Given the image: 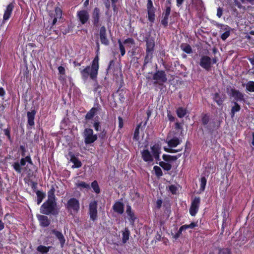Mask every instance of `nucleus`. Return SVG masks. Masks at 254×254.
<instances>
[{"mask_svg": "<svg viewBox=\"0 0 254 254\" xmlns=\"http://www.w3.org/2000/svg\"><path fill=\"white\" fill-rule=\"evenodd\" d=\"M99 60L98 56H96L92 62L91 66H87L83 69L79 68L82 78L84 81L87 80L89 76L93 80L96 78L99 69Z\"/></svg>", "mask_w": 254, "mask_h": 254, "instance_id": "f257e3e1", "label": "nucleus"}, {"mask_svg": "<svg viewBox=\"0 0 254 254\" xmlns=\"http://www.w3.org/2000/svg\"><path fill=\"white\" fill-rule=\"evenodd\" d=\"M40 212L44 215L57 216L59 212L56 201L47 200L41 206Z\"/></svg>", "mask_w": 254, "mask_h": 254, "instance_id": "f03ea898", "label": "nucleus"}, {"mask_svg": "<svg viewBox=\"0 0 254 254\" xmlns=\"http://www.w3.org/2000/svg\"><path fill=\"white\" fill-rule=\"evenodd\" d=\"M65 207L70 215H74L77 213L79 210V201L75 198H70L65 204Z\"/></svg>", "mask_w": 254, "mask_h": 254, "instance_id": "7ed1b4c3", "label": "nucleus"}, {"mask_svg": "<svg viewBox=\"0 0 254 254\" xmlns=\"http://www.w3.org/2000/svg\"><path fill=\"white\" fill-rule=\"evenodd\" d=\"M152 79L154 80L153 84L163 85L167 81V75L164 70H156L153 74Z\"/></svg>", "mask_w": 254, "mask_h": 254, "instance_id": "20e7f679", "label": "nucleus"}, {"mask_svg": "<svg viewBox=\"0 0 254 254\" xmlns=\"http://www.w3.org/2000/svg\"><path fill=\"white\" fill-rule=\"evenodd\" d=\"M85 144H90L94 142L98 138L97 134H93V130L90 128H86L83 132Z\"/></svg>", "mask_w": 254, "mask_h": 254, "instance_id": "39448f33", "label": "nucleus"}, {"mask_svg": "<svg viewBox=\"0 0 254 254\" xmlns=\"http://www.w3.org/2000/svg\"><path fill=\"white\" fill-rule=\"evenodd\" d=\"M202 124L203 126H206V128L210 132H212L216 127V123L212 121L207 125L209 122V116L207 114H202L201 118Z\"/></svg>", "mask_w": 254, "mask_h": 254, "instance_id": "423d86ee", "label": "nucleus"}, {"mask_svg": "<svg viewBox=\"0 0 254 254\" xmlns=\"http://www.w3.org/2000/svg\"><path fill=\"white\" fill-rule=\"evenodd\" d=\"M97 201H91L89 205V215L90 218L93 221H95L97 219Z\"/></svg>", "mask_w": 254, "mask_h": 254, "instance_id": "0eeeda50", "label": "nucleus"}, {"mask_svg": "<svg viewBox=\"0 0 254 254\" xmlns=\"http://www.w3.org/2000/svg\"><path fill=\"white\" fill-rule=\"evenodd\" d=\"M200 66L206 71H210L212 66L211 59L207 56H202L199 61Z\"/></svg>", "mask_w": 254, "mask_h": 254, "instance_id": "6e6552de", "label": "nucleus"}, {"mask_svg": "<svg viewBox=\"0 0 254 254\" xmlns=\"http://www.w3.org/2000/svg\"><path fill=\"white\" fill-rule=\"evenodd\" d=\"M147 10L148 14V19L151 23H153L155 21V12L156 8L153 5L151 0H148L147 3Z\"/></svg>", "mask_w": 254, "mask_h": 254, "instance_id": "1a4fd4ad", "label": "nucleus"}, {"mask_svg": "<svg viewBox=\"0 0 254 254\" xmlns=\"http://www.w3.org/2000/svg\"><path fill=\"white\" fill-rule=\"evenodd\" d=\"M102 110L101 106L98 104L96 103L94 106L86 114L85 120L89 121L92 120L93 117L100 112Z\"/></svg>", "mask_w": 254, "mask_h": 254, "instance_id": "9d476101", "label": "nucleus"}, {"mask_svg": "<svg viewBox=\"0 0 254 254\" xmlns=\"http://www.w3.org/2000/svg\"><path fill=\"white\" fill-rule=\"evenodd\" d=\"M100 10L98 7H95L92 11V22L95 27H97L100 25Z\"/></svg>", "mask_w": 254, "mask_h": 254, "instance_id": "9b49d317", "label": "nucleus"}, {"mask_svg": "<svg viewBox=\"0 0 254 254\" xmlns=\"http://www.w3.org/2000/svg\"><path fill=\"white\" fill-rule=\"evenodd\" d=\"M99 37L102 44L108 46L110 44L109 40L107 38L106 28L105 26L100 27L99 30Z\"/></svg>", "mask_w": 254, "mask_h": 254, "instance_id": "f8f14e48", "label": "nucleus"}, {"mask_svg": "<svg viewBox=\"0 0 254 254\" xmlns=\"http://www.w3.org/2000/svg\"><path fill=\"white\" fill-rule=\"evenodd\" d=\"M227 93L230 94V96L234 97V100L236 101H243L245 102L244 95L241 93L239 90H236L235 88H231L230 92Z\"/></svg>", "mask_w": 254, "mask_h": 254, "instance_id": "ddd939ff", "label": "nucleus"}, {"mask_svg": "<svg viewBox=\"0 0 254 254\" xmlns=\"http://www.w3.org/2000/svg\"><path fill=\"white\" fill-rule=\"evenodd\" d=\"M77 16L82 24H85L89 19V14L86 10L78 11Z\"/></svg>", "mask_w": 254, "mask_h": 254, "instance_id": "4468645a", "label": "nucleus"}, {"mask_svg": "<svg viewBox=\"0 0 254 254\" xmlns=\"http://www.w3.org/2000/svg\"><path fill=\"white\" fill-rule=\"evenodd\" d=\"M200 203V198L195 197L191 203L190 212L191 216H194L197 213Z\"/></svg>", "mask_w": 254, "mask_h": 254, "instance_id": "2eb2a0df", "label": "nucleus"}, {"mask_svg": "<svg viewBox=\"0 0 254 254\" xmlns=\"http://www.w3.org/2000/svg\"><path fill=\"white\" fill-rule=\"evenodd\" d=\"M215 25L217 27L220 28L221 30L225 31L221 36V38L225 41L230 36L231 28L228 25H225L218 23H216Z\"/></svg>", "mask_w": 254, "mask_h": 254, "instance_id": "dca6fc26", "label": "nucleus"}, {"mask_svg": "<svg viewBox=\"0 0 254 254\" xmlns=\"http://www.w3.org/2000/svg\"><path fill=\"white\" fill-rule=\"evenodd\" d=\"M37 217L40 222L41 226L43 227H46L49 226L51 223L50 220L46 215L38 214Z\"/></svg>", "mask_w": 254, "mask_h": 254, "instance_id": "f3484780", "label": "nucleus"}, {"mask_svg": "<svg viewBox=\"0 0 254 254\" xmlns=\"http://www.w3.org/2000/svg\"><path fill=\"white\" fill-rule=\"evenodd\" d=\"M145 41L146 42V46L147 51L154 52L155 47V41L153 37H146Z\"/></svg>", "mask_w": 254, "mask_h": 254, "instance_id": "a211bd4d", "label": "nucleus"}, {"mask_svg": "<svg viewBox=\"0 0 254 254\" xmlns=\"http://www.w3.org/2000/svg\"><path fill=\"white\" fill-rule=\"evenodd\" d=\"M26 162L25 160V158H22V159H21L20 162L16 161V162H14L12 164V166L16 172H17L18 173H21L22 172L21 166H25L26 164Z\"/></svg>", "mask_w": 254, "mask_h": 254, "instance_id": "6ab92c4d", "label": "nucleus"}, {"mask_svg": "<svg viewBox=\"0 0 254 254\" xmlns=\"http://www.w3.org/2000/svg\"><path fill=\"white\" fill-rule=\"evenodd\" d=\"M225 99V95L224 94H220V93L216 92L213 94V99L219 106L222 105Z\"/></svg>", "mask_w": 254, "mask_h": 254, "instance_id": "aec40b11", "label": "nucleus"}, {"mask_svg": "<svg viewBox=\"0 0 254 254\" xmlns=\"http://www.w3.org/2000/svg\"><path fill=\"white\" fill-rule=\"evenodd\" d=\"M141 153L142 158L145 162H151L153 161L152 155L148 149L143 150Z\"/></svg>", "mask_w": 254, "mask_h": 254, "instance_id": "412c9836", "label": "nucleus"}, {"mask_svg": "<svg viewBox=\"0 0 254 254\" xmlns=\"http://www.w3.org/2000/svg\"><path fill=\"white\" fill-rule=\"evenodd\" d=\"M113 209L115 212L122 214L124 212V205L120 201H117L113 205Z\"/></svg>", "mask_w": 254, "mask_h": 254, "instance_id": "4be33fe9", "label": "nucleus"}, {"mask_svg": "<svg viewBox=\"0 0 254 254\" xmlns=\"http://www.w3.org/2000/svg\"><path fill=\"white\" fill-rule=\"evenodd\" d=\"M52 234H54L56 238L59 240L61 247H63L65 243V239L63 234L60 231L53 229L52 230Z\"/></svg>", "mask_w": 254, "mask_h": 254, "instance_id": "5701e85b", "label": "nucleus"}, {"mask_svg": "<svg viewBox=\"0 0 254 254\" xmlns=\"http://www.w3.org/2000/svg\"><path fill=\"white\" fill-rule=\"evenodd\" d=\"M36 113V111L35 110H33L31 112H28L27 113L28 125L32 127L34 125V118Z\"/></svg>", "mask_w": 254, "mask_h": 254, "instance_id": "b1692460", "label": "nucleus"}, {"mask_svg": "<svg viewBox=\"0 0 254 254\" xmlns=\"http://www.w3.org/2000/svg\"><path fill=\"white\" fill-rule=\"evenodd\" d=\"M14 8V4L12 3H9L6 7L3 15V20H6L9 19L11 14L12 11Z\"/></svg>", "mask_w": 254, "mask_h": 254, "instance_id": "393cba45", "label": "nucleus"}, {"mask_svg": "<svg viewBox=\"0 0 254 254\" xmlns=\"http://www.w3.org/2000/svg\"><path fill=\"white\" fill-rule=\"evenodd\" d=\"M49 16L51 19H52L53 17L60 19L62 18V11L60 8L57 7L55 8L54 11H51L49 13Z\"/></svg>", "mask_w": 254, "mask_h": 254, "instance_id": "a878e982", "label": "nucleus"}, {"mask_svg": "<svg viewBox=\"0 0 254 254\" xmlns=\"http://www.w3.org/2000/svg\"><path fill=\"white\" fill-rule=\"evenodd\" d=\"M69 155L70 156V161L74 163L72 167L79 168L82 166V163L78 158L75 157L74 155L71 153L69 152Z\"/></svg>", "mask_w": 254, "mask_h": 254, "instance_id": "bb28decb", "label": "nucleus"}, {"mask_svg": "<svg viewBox=\"0 0 254 254\" xmlns=\"http://www.w3.org/2000/svg\"><path fill=\"white\" fill-rule=\"evenodd\" d=\"M127 213L129 217L130 222L131 223H134L135 220L136 219L133 211L131 210V206L129 205H127Z\"/></svg>", "mask_w": 254, "mask_h": 254, "instance_id": "cd10ccee", "label": "nucleus"}, {"mask_svg": "<svg viewBox=\"0 0 254 254\" xmlns=\"http://www.w3.org/2000/svg\"><path fill=\"white\" fill-rule=\"evenodd\" d=\"M153 52L152 51H146V55L144 58L143 68L145 67V66L148 63L151 62V60L153 57Z\"/></svg>", "mask_w": 254, "mask_h": 254, "instance_id": "c85d7f7f", "label": "nucleus"}, {"mask_svg": "<svg viewBox=\"0 0 254 254\" xmlns=\"http://www.w3.org/2000/svg\"><path fill=\"white\" fill-rule=\"evenodd\" d=\"M181 156V154H179L176 156H171L169 155L164 154L163 155V159L164 161L169 162L171 161H176L178 158Z\"/></svg>", "mask_w": 254, "mask_h": 254, "instance_id": "c756f323", "label": "nucleus"}, {"mask_svg": "<svg viewBox=\"0 0 254 254\" xmlns=\"http://www.w3.org/2000/svg\"><path fill=\"white\" fill-rule=\"evenodd\" d=\"M167 143L170 147H175L180 143V140L178 137H175L169 140Z\"/></svg>", "mask_w": 254, "mask_h": 254, "instance_id": "7c9ffc66", "label": "nucleus"}, {"mask_svg": "<svg viewBox=\"0 0 254 254\" xmlns=\"http://www.w3.org/2000/svg\"><path fill=\"white\" fill-rule=\"evenodd\" d=\"M234 105L232 107L230 115L232 118H233L236 112L240 111L241 110L240 106L238 104L237 102H234Z\"/></svg>", "mask_w": 254, "mask_h": 254, "instance_id": "2f4dec72", "label": "nucleus"}, {"mask_svg": "<svg viewBox=\"0 0 254 254\" xmlns=\"http://www.w3.org/2000/svg\"><path fill=\"white\" fill-rule=\"evenodd\" d=\"M55 188L52 186L51 189L48 192V199L51 201H56V198L55 195Z\"/></svg>", "mask_w": 254, "mask_h": 254, "instance_id": "473e14b6", "label": "nucleus"}, {"mask_svg": "<svg viewBox=\"0 0 254 254\" xmlns=\"http://www.w3.org/2000/svg\"><path fill=\"white\" fill-rule=\"evenodd\" d=\"M151 152L152 153V157L155 156L156 154H160L161 153V147L159 144H154L151 147Z\"/></svg>", "mask_w": 254, "mask_h": 254, "instance_id": "72a5a7b5", "label": "nucleus"}, {"mask_svg": "<svg viewBox=\"0 0 254 254\" xmlns=\"http://www.w3.org/2000/svg\"><path fill=\"white\" fill-rule=\"evenodd\" d=\"M50 248L51 247L40 245L37 248L36 250L38 252L41 253L42 254H46L49 251Z\"/></svg>", "mask_w": 254, "mask_h": 254, "instance_id": "f704fd0d", "label": "nucleus"}, {"mask_svg": "<svg viewBox=\"0 0 254 254\" xmlns=\"http://www.w3.org/2000/svg\"><path fill=\"white\" fill-rule=\"evenodd\" d=\"M37 196V204H40L43 198L46 196V194L40 190H37L36 192Z\"/></svg>", "mask_w": 254, "mask_h": 254, "instance_id": "c9c22d12", "label": "nucleus"}, {"mask_svg": "<svg viewBox=\"0 0 254 254\" xmlns=\"http://www.w3.org/2000/svg\"><path fill=\"white\" fill-rule=\"evenodd\" d=\"M129 231L127 228H126L125 231L123 233L122 242L123 244L127 243L129 239Z\"/></svg>", "mask_w": 254, "mask_h": 254, "instance_id": "e433bc0d", "label": "nucleus"}, {"mask_svg": "<svg viewBox=\"0 0 254 254\" xmlns=\"http://www.w3.org/2000/svg\"><path fill=\"white\" fill-rule=\"evenodd\" d=\"M181 47L182 49L187 54H190L192 52L191 47L189 44H182Z\"/></svg>", "mask_w": 254, "mask_h": 254, "instance_id": "4c0bfd02", "label": "nucleus"}, {"mask_svg": "<svg viewBox=\"0 0 254 254\" xmlns=\"http://www.w3.org/2000/svg\"><path fill=\"white\" fill-rule=\"evenodd\" d=\"M177 114L178 117L183 118L187 114V110L182 107H179L177 110Z\"/></svg>", "mask_w": 254, "mask_h": 254, "instance_id": "58836bf2", "label": "nucleus"}, {"mask_svg": "<svg viewBox=\"0 0 254 254\" xmlns=\"http://www.w3.org/2000/svg\"><path fill=\"white\" fill-rule=\"evenodd\" d=\"M159 164L164 170L166 171H169L172 168V165L169 163L160 161Z\"/></svg>", "mask_w": 254, "mask_h": 254, "instance_id": "ea45409f", "label": "nucleus"}, {"mask_svg": "<svg viewBox=\"0 0 254 254\" xmlns=\"http://www.w3.org/2000/svg\"><path fill=\"white\" fill-rule=\"evenodd\" d=\"M219 252L218 254H231V250L229 248H218Z\"/></svg>", "mask_w": 254, "mask_h": 254, "instance_id": "a19ab883", "label": "nucleus"}, {"mask_svg": "<svg viewBox=\"0 0 254 254\" xmlns=\"http://www.w3.org/2000/svg\"><path fill=\"white\" fill-rule=\"evenodd\" d=\"M92 188L93 189L94 191L97 193H99L100 192V190L98 185V184L96 181H93L91 185Z\"/></svg>", "mask_w": 254, "mask_h": 254, "instance_id": "79ce46f5", "label": "nucleus"}, {"mask_svg": "<svg viewBox=\"0 0 254 254\" xmlns=\"http://www.w3.org/2000/svg\"><path fill=\"white\" fill-rule=\"evenodd\" d=\"M246 89L249 92H254V81H249L246 84Z\"/></svg>", "mask_w": 254, "mask_h": 254, "instance_id": "37998d69", "label": "nucleus"}, {"mask_svg": "<svg viewBox=\"0 0 254 254\" xmlns=\"http://www.w3.org/2000/svg\"><path fill=\"white\" fill-rule=\"evenodd\" d=\"M140 126H141V124H140L138 125H137V127L135 128V131H134V132L133 139L136 140V141H137L139 139V128L140 127Z\"/></svg>", "mask_w": 254, "mask_h": 254, "instance_id": "c03bdc74", "label": "nucleus"}, {"mask_svg": "<svg viewBox=\"0 0 254 254\" xmlns=\"http://www.w3.org/2000/svg\"><path fill=\"white\" fill-rule=\"evenodd\" d=\"M98 118V117H96L95 118V120L93 123V127L96 131H99L100 128L101 127V123L97 119Z\"/></svg>", "mask_w": 254, "mask_h": 254, "instance_id": "a18cd8bd", "label": "nucleus"}, {"mask_svg": "<svg viewBox=\"0 0 254 254\" xmlns=\"http://www.w3.org/2000/svg\"><path fill=\"white\" fill-rule=\"evenodd\" d=\"M197 226L196 223L191 222L190 225H185L181 227V231L186 230L188 228H193Z\"/></svg>", "mask_w": 254, "mask_h": 254, "instance_id": "49530a36", "label": "nucleus"}, {"mask_svg": "<svg viewBox=\"0 0 254 254\" xmlns=\"http://www.w3.org/2000/svg\"><path fill=\"white\" fill-rule=\"evenodd\" d=\"M153 169L155 172L156 175L158 177H160L163 175L162 171L159 167L155 166L153 168Z\"/></svg>", "mask_w": 254, "mask_h": 254, "instance_id": "de8ad7c7", "label": "nucleus"}, {"mask_svg": "<svg viewBox=\"0 0 254 254\" xmlns=\"http://www.w3.org/2000/svg\"><path fill=\"white\" fill-rule=\"evenodd\" d=\"M200 182H201V184H200V190L201 191H204V189H205V188L206 184V178L205 177H202L201 178Z\"/></svg>", "mask_w": 254, "mask_h": 254, "instance_id": "09e8293b", "label": "nucleus"}, {"mask_svg": "<svg viewBox=\"0 0 254 254\" xmlns=\"http://www.w3.org/2000/svg\"><path fill=\"white\" fill-rule=\"evenodd\" d=\"M107 131L104 129L99 134L98 136L100 138L101 141L103 142L105 139L107 138L106 136Z\"/></svg>", "mask_w": 254, "mask_h": 254, "instance_id": "8fccbe9b", "label": "nucleus"}, {"mask_svg": "<svg viewBox=\"0 0 254 254\" xmlns=\"http://www.w3.org/2000/svg\"><path fill=\"white\" fill-rule=\"evenodd\" d=\"M118 43L119 44V47H120V51L121 53V55L122 56H124V55L125 54V53H126L125 48L124 46H123V43H122L120 39L118 40Z\"/></svg>", "mask_w": 254, "mask_h": 254, "instance_id": "3c124183", "label": "nucleus"}, {"mask_svg": "<svg viewBox=\"0 0 254 254\" xmlns=\"http://www.w3.org/2000/svg\"><path fill=\"white\" fill-rule=\"evenodd\" d=\"M124 44H127L129 47L131 45L134 44V41L132 38H128L124 41Z\"/></svg>", "mask_w": 254, "mask_h": 254, "instance_id": "603ef678", "label": "nucleus"}, {"mask_svg": "<svg viewBox=\"0 0 254 254\" xmlns=\"http://www.w3.org/2000/svg\"><path fill=\"white\" fill-rule=\"evenodd\" d=\"M77 185V187H81L82 188H85L87 189H89L90 188L89 185L84 182H81L80 183H78Z\"/></svg>", "mask_w": 254, "mask_h": 254, "instance_id": "864d4df0", "label": "nucleus"}, {"mask_svg": "<svg viewBox=\"0 0 254 254\" xmlns=\"http://www.w3.org/2000/svg\"><path fill=\"white\" fill-rule=\"evenodd\" d=\"M102 86L99 85L97 83L94 84V87L93 91L95 92H97L99 95H100L101 91L99 90V89L101 88Z\"/></svg>", "mask_w": 254, "mask_h": 254, "instance_id": "5fc2aeb1", "label": "nucleus"}, {"mask_svg": "<svg viewBox=\"0 0 254 254\" xmlns=\"http://www.w3.org/2000/svg\"><path fill=\"white\" fill-rule=\"evenodd\" d=\"M168 16L164 15L163 18L161 20V23L164 27H166L168 25Z\"/></svg>", "mask_w": 254, "mask_h": 254, "instance_id": "6e6d98bb", "label": "nucleus"}, {"mask_svg": "<svg viewBox=\"0 0 254 254\" xmlns=\"http://www.w3.org/2000/svg\"><path fill=\"white\" fill-rule=\"evenodd\" d=\"M169 190L173 194H176L177 189L174 185H171L169 187Z\"/></svg>", "mask_w": 254, "mask_h": 254, "instance_id": "4d7b16f0", "label": "nucleus"}, {"mask_svg": "<svg viewBox=\"0 0 254 254\" xmlns=\"http://www.w3.org/2000/svg\"><path fill=\"white\" fill-rule=\"evenodd\" d=\"M3 131H4V134L6 136H7L8 139L9 140H10L11 137H10V129L9 128L4 129L3 130Z\"/></svg>", "mask_w": 254, "mask_h": 254, "instance_id": "13d9d810", "label": "nucleus"}, {"mask_svg": "<svg viewBox=\"0 0 254 254\" xmlns=\"http://www.w3.org/2000/svg\"><path fill=\"white\" fill-rule=\"evenodd\" d=\"M222 14H223V8L220 7H219L217 8V16L219 18H220L222 16Z\"/></svg>", "mask_w": 254, "mask_h": 254, "instance_id": "bf43d9fd", "label": "nucleus"}, {"mask_svg": "<svg viewBox=\"0 0 254 254\" xmlns=\"http://www.w3.org/2000/svg\"><path fill=\"white\" fill-rule=\"evenodd\" d=\"M58 70H59V73L61 74H62V75L65 74V68L64 67H63L62 66H60L58 67Z\"/></svg>", "mask_w": 254, "mask_h": 254, "instance_id": "052dcab7", "label": "nucleus"}, {"mask_svg": "<svg viewBox=\"0 0 254 254\" xmlns=\"http://www.w3.org/2000/svg\"><path fill=\"white\" fill-rule=\"evenodd\" d=\"M58 19V18H56V17H53V18L52 19H51V17L50 18V19H49V21H50V20H51V21H52V25H51V27H50V28H51V29H52V28H53V26H54V25H55V24L56 23V22H57V19Z\"/></svg>", "mask_w": 254, "mask_h": 254, "instance_id": "680f3d73", "label": "nucleus"}, {"mask_svg": "<svg viewBox=\"0 0 254 254\" xmlns=\"http://www.w3.org/2000/svg\"><path fill=\"white\" fill-rule=\"evenodd\" d=\"M115 65V62L113 60H112L110 62L108 67L107 69V72H108L109 70L111 69L112 67H113Z\"/></svg>", "mask_w": 254, "mask_h": 254, "instance_id": "e2e57ef3", "label": "nucleus"}, {"mask_svg": "<svg viewBox=\"0 0 254 254\" xmlns=\"http://www.w3.org/2000/svg\"><path fill=\"white\" fill-rule=\"evenodd\" d=\"M167 114L169 120L172 122L174 121L175 120V118L173 116H172V115L171 114V112L170 111H167Z\"/></svg>", "mask_w": 254, "mask_h": 254, "instance_id": "0e129e2a", "label": "nucleus"}, {"mask_svg": "<svg viewBox=\"0 0 254 254\" xmlns=\"http://www.w3.org/2000/svg\"><path fill=\"white\" fill-rule=\"evenodd\" d=\"M171 12V7L170 6L167 7L166 8L165 12V15L169 16Z\"/></svg>", "mask_w": 254, "mask_h": 254, "instance_id": "69168bd1", "label": "nucleus"}, {"mask_svg": "<svg viewBox=\"0 0 254 254\" xmlns=\"http://www.w3.org/2000/svg\"><path fill=\"white\" fill-rule=\"evenodd\" d=\"M24 158H25L26 162H27L30 164L33 165L32 161L31 158L29 156H26Z\"/></svg>", "mask_w": 254, "mask_h": 254, "instance_id": "338daca9", "label": "nucleus"}, {"mask_svg": "<svg viewBox=\"0 0 254 254\" xmlns=\"http://www.w3.org/2000/svg\"><path fill=\"white\" fill-rule=\"evenodd\" d=\"M20 150L22 151L21 155L22 156H25V152L26 151L25 147L24 146L21 145L20 146Z\"/></svg>", "mask_w": 254, "mask_h": 254, "instance_id": "774afa93", "label": "nucleus"}]
</instances>
